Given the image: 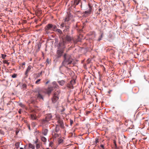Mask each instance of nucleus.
<instances>
[{"label": "nucleus", "instance_id": "f257e3e1", "mask_svg": "<svg viewBox=\"0 0 149 149\" xmlns=\"http://www.w3.org/2000/svg\"><path fill=\"white\" fill-rule=\"evenodd\" d=\"M63 60L62 61V65L65 66V67L68 68L66 65H70L72 63L73 59L70 55L67 54L66 53L64 54L63 55Z\"/></svg>", "mask_w": 149, "mask_h": 149}, {"label": "nucleus", "instance_id": "f03ea898", "mask_svg": "<svg viewBox=\"0 0 149 149\" xmlns=\"http://www.w3.org/2000/svg\"><path fill=\"white\" fill-rule=\"evenodd\" d=\"M57 27V26L54 24L49 23L46 26L45 29L46 31L50 30L54 32Z\"/></svg>", "mask_w": 149, "mask_h": 149}, {"label": "nucleus", "instance_id": "7ed1b4c3", "mask_svg": "<svg viewBox=\"0 0 149 149\" xmlns=\"http://www.w3.org/2000/svg\"><path fill=\"white\" fill-rule=\"evenodd\" d=\"M60 92V90H58L54 94L53 97L52 98V100L53 103H55L59 99L58 95Z\"/></svg>", "mask_w": 149, "mask_h": 149}, {"label": "nucleus", "instance_id": "20e7f679", "mask_svg": "<svg viewBox=\"0 0 149 149\" xmlns=\"http://www.w3.org/2000/svg\"><path fill=\"white\" fill-rule=\"evenodd\" d=\"M37 94H36V96L38 100L40 101V100H44V96L42 92L40 91H38Z\"/></svg>", "mask_w": 149, "mask_h": 149}, {"label": "nucleus", "instance_id": "39448f33", "mask_svg": "<svg viewBox=\"0 0 149 149\" xmlns=\"http://www.w3.org/2000/svg\"><path fill=\"white\" fill-rule=\"evenodd\" d=\"M65 41L63 39L60 40L58 43V45L57 46L58 49H60L61 48L62 49H64L65 48Z\"/></svg>", "mask_w": 149, "mask_h": 149}, {"label": "nucleus", "instance_id": "423d86ee", "mask_svg": "<svg viewBox=\"0 0 149 149\" xmlns=\"http://www.w3.org/2000/svg\"><path fill=\"white\" fill-rule=\"evenodd\" d=\"M81 0H72L71 1L72 7L74 8H76V6L79 3Z\"/></svg>", "mask_w": 149, "mask_h": 149}, {"label": "nucleus", "instance_id": "0eeeda50", "mask_svg": "<svg viewBox=\"0 0 149 149\" xmlns=\"http://www.w3.org/2000/svg\"><path fill=\"white\" fill-rule=\"evenodd\" d=\"M64 52L63 49H58L56 52L57 56L58 58H59L62 56Z\"/></svg>", "mask_w": 149, "mask_h": 149}, {"label": "nucleus", "instance_id": "6e6552de", "mask_svg": "<svg viewBox=\"0 0 149 149\" xmlns=\"http://www.w3.org/2000/svg\"><path fill=\"white\" fill-rule=\"evenodd\" d=\"M70 24H68L67 25L65 26V27L64 28V29L63 31V32L65 34H66V33L68 34L70 28Z\"/></svg>", "mask_w": 149, "mask_h": 149}, {"label": "nucleus", "instance_id": "1a4fd4ad", "mask_svg": "<svg viewBox=\"0 0 149 149\" xmlns=\"http://www.w3.org/2000/svg\"><path fill=\"white\" fill-rule=\"evenodd\" d=\"M63 39H64V40L65 41H67L70 42L72 41V38L71 36H70L68 35H68H66L65 37L63 38Z\"/></svg>", "mask_w": 149, "mask_h": 149}, {"label": "nucleus", "instance_id": "9d476101", "mask_svg": "<svg viewBox=\"0 0 149 149\" xmlns=\"http://www.w3.org/2000/svg\"><path fill=\"white\" fill-rule=\"evenodd\" d=\"M54 32H56L57 34L59 35H63V32L60 29H57V27L56 29H55Z\"/></svg>", "mask_w": 149, "mask_h": 149}, {"label": "nucleus", "instance_id": "9b49d317", "mask_svg": "<svg viewBox=\"0 0 149 149\" xmlns=\"http://www.w3.org/2000/svg\"><path fill=\"white\" fill-rule=\"evenodd\" d=\"M53 90V87L51 86L48 87L47 90V94L49 95L52 91Z\"/></svg>", "mask_w": 149, "mask_h": 149}, {"label": "nucleus", "instance_id": "f8f14e48", "mask_svg": "<svg viewBox=\"0 0 149 149\" xmlns=\"http://www.w3.org/2000/svg\"><path fill=\"white\" fill-rule=\"evenodd\" d=\"M58 123L60 125V127L64 129L65 127L64 126L63 122V121L60 120H58Z\"/></svg>", "mask_w": 149, "mask_h": 149}, {"label": "nucleus", "instance_id": "ddd939ff", "mask_svg": "<svg viewBox=\"0 0 149 149\" xmlns=\"http://www.w3.org/2000/svg\"><path fill=\"white\" fill-rule=\"evenodd\" d=\"M48 120H50L52 117V115L51 113H48L46 115L45 117Z\"/></svg>", "mask_w": 149, "mask_h": 149}, {"label": "nucleus", "instance_id": "4468645a", "mask_svg": "<svg viewBox=\"0 0 149 149\" xmlns=\"http://www.w3.org/2000/svg\"><path fill=\"white\" fill-rule=\"evenodd\" d=\"M48 130L47 129H45L44 130H43L42 134L44 136H46L47 134V133L48 132Z\"/></svg>", "mask_w": 149, "mask_h": 149}, {"label": "nucleus", "instance_id": "2eb2a0df", "mask_svg": "<svg viewBox=\"0 0 149 149\" xmlns=\"http://www.w3.org/2000/svg\"><path fill=\"white\" fill-rule=\"evenodd\" d=\"M67 25V24H66L64 22H63L60 25V28L62 29H64Z\"/></svg>", "mask_w": 149, "mask_h": 149}, {"label": "nucleus", "instance_id": "dca6fc26", "mask_svg": "<svg viewBox=\"0 0 149 149\" xmlns=\"http://www.w3.org/2000/svg\"><path fill=\"white\" fill-rule=\"evenodd\" d=\"M58 82L61 86H63L65 84V81L63 80L58 81Z\"/></svg>", "mask_w": 149, "mask_h": 149}, {"label": "nucleus", "instance_id": "f3484780", "mask_svg": "<svg viewBox=\"0 0 149 149\" xmlns=\"http://www.w3.org/2000/svg\"><path fill=\"white\" fill-rule=\"evenodd\" d=\"M59 125H56L55 127V132L56 133H58L59 132Z\"/></svg>", "mask_w": 149, "mask_h": 149}, {"label": "nucleus", "instance_id": "a211bd4d", "mask_svg": "<svg viewBox=\"0 0 149 149\" xmlns=\"http://www.w3.org/2000/svg\"><path fill=\"white\" fill-rule=\"evenodd\" d=\"M29 148H35V146L30 143H29Z\"/></svg>", "mask_w": 149, "mask_h": 149}, {"label": "nucleus", "instance_id": "6ab92c4d", "mask_svg": "<svg viewBox=\"0 0 149 149\" xmlns=\"http://www.w3.org/2000/svg\"><path fill=\"white\" fill-rule=\"evenodd\" d=\"M91 12V11H90V10H87L85 11L84 13L85 14L88 15L90 14Z\"/></svg>", "mask_w": 149, "mask_h": 149}, {"label": "nucleus", "instance_id": "aec40b11", "mask_svg": "<svg viewBox=\"0 0 149 149\" xmlns=\"http://www.w3.org/2000/svg\"><path fill=\"white\" fill-rule=\"evenodd\" d=\"M31 118L33 120H36L37 119V117L36 116L34 115H31Z\"/></svg>", "mask_w": 149, "mask_h": 149}, {"label": "nucleus", "instance_id": "412c9836", "mask_svg": "<svg viewBox=\"0 0 149 149\" xmlns=\"http://www.w3.org/2000/svg\"><path fill=\"white\" fill-rule=\"evenodd\" d=\"M15 148L18 149L19 147V142H16L15 144Z\"/></svg>", "mask_w": 149, "mask_h": 149}, {"label": "nucleus", "instance_id": "4be33fe9", "mask_svg": "<svg viewBox=\"0 0 149 149\" xmlns=\"http://www.w3.org/2000/svg\"><path fill=\"white\" fill-rule=\"evenodd\" d=\"M41 140L42 141L44 142H46L47 141L46 138L44 136H42L41 137Z\"/></svg>", "mask_w": 149, "mask_h": 149}, {"label": "nucleus", "instance_id": "5701e85b", "mask_svg": "<svg viewBox=\"0 0 149 149\" xmlns=\"http://www.w3.org/2000/svg\"><path fill=\"white\" fill-rule=\"evenodd\" d=\"M40 147V145L39 143H37L36 144V149H39Z\"/></svg>", "mask_w": 149, "mask_h": 149}, {"label": "nucleus", "instance_id": "b1692460", "mask_svg": "<svg viewBox=\"0 0 149 149\" xmlns=\"http://www.w3.org/2000/svg\"><path fill=\"white\" fill-rule=\"evenodd\" d=\"M88 6L89 7V9L88 10H90V11H92L93 7L91 6L90 3H88Z\"/></svg>", "mask_w": 149, "mask_h": 149}, {"label": "nucleus", "instance_id": "393cba45", "mask_svg": "<svg viewBox=\"0 0 149 149\" xmlns=\"http://www.w3.org/2000/svg\"><path fill=\"white\" fill-rule=\"evenodd\" d=\"M63 139H59L58 140V143L59 144H60L63 143Z\"/></svg>", "mask_w": 149, "mask_h": 149}, {"label": "nucleus", "instance_id": "a878e982", "mask_svg": "<svg viewBox=\"0 0 149 149\" xmlns=\"http://www.w3.org/2000/svg\"><path fill=\"white\" fill-rule=\"evenodd\" d=\"M103 33H102L99 37L98 39L97 40L98 41H100L102 39V37Z\"/></svg>", "mask_w": 149, "mask_h": 149}, {"label": "nucleus", "instance_id": "bb28decb", "mask_svg": "<svg viewBox=\"0 0 149 149\" xmlns=\"http://www.w3.org/2000/svg\"><path fill=\"white\" fill-rule=\"evenodd\" d=\"M53 136L55 138H56L59 136V135L58 134L54 133V134H53Z\"/></svg>", "mask_w": 149, "mask_h": 149}, {"label": "nucleus", "instance_id": "cd10ccee", "mask_svg": "<svg viewBox=\"0 0 149 149\" xmlns=\"http://www.w3.org/2000/svg\"><path fill=\"white\" fill-rule=\"evenodd\" d=\"M52 87H53V90H54V89H55L56 88H58V86L57 84L56 85H54Z\"/></svg>", "mask_w": 149, "mask_h": 149}, {"label": "nucleus", "instance_id": "c85d7f7f", "mask_svg": "<svg viewBox=\"0 0 149 149\" xmlns=\"http://www.w3.org/2000/svg\"><path fill=\"white\" fill-rule=\"evenodd\" d=\"M38 141H39V140L37 137H36V140L35 141H34V140H33V141H34V143L36 144L38 143Z\"/></svg>", "mask_w": 149, "mask_h": 149}, {"label": "nucleus", "instance_id": "c756f323", "mask_svg": "<svg viewBox=\"0 0 149 149\" xmlns=\"http://www.w3.org/2000/svg\"><path fill=\"white\" fill-rule=\"evenodd\" d=\"M43 122H46V123L48 122L49 121V120H48V119L46 118V117H45V118L43 119Z\"/></svg>", "mask_w": 149, "mask_h": 149}, {"label": "nucleus", "instance_id": "7c9ffc66", "mask_svg": "<svg viewBox=\"0 0 149 149\" xmlns=\"http://www.w3.org/2000/svg\"><path fill=\"white\" fill-rule=\"evenodd\" d=\"M17 76V74L15 73L13 74L12 75V77L13 78H15Z\"/></svg>", "mask_w": 149, "mask_h": 149}, {"label": "nucleus", "instance_id": "2f4dec72", "mask_svg": "<svg viewBox=\"0 0 149 149\" xmlns=\"http://www.w3.org/2000/svg\"><path fill=\"white\" fill-rule=\"evenodd\" d=\"M6 56V55L4 54H2L1 55V57L2 59H5V57Z\"/></svg>", "mask_w": 149, "mask_h": 149}, {"label": "nucleus", "instance_id": "473e14b6", "mask_svg": "<svg viewBox=\"0 0 149 149\" xmlns=\"http://www.w3.org/2000/svg\"><path fill=\"white\" fill-rule=\"evenodd\" d=\"M31 67H32L30 65H29L28 66L26 70H28V71H29V70H31Z\"/></svg>", "mask_w": 149, "mask_h": 149}, {"label": "nucleus", "instance_id": "72a5a7b5", "mask_svg": "<svg viewBox=\"0 0 149 149\" xmlns=\"http://www.w3.org/2000/svg\"><path fill=\"white\" fill-rule=\"evenodd\" d=\"M22 86L23 88H25V89H26V88L27 85H26V84H22Z\"/></svg>", "mask_w": 149, "mask_h": 149}, {"label": "nucleus", "instance_id": "f704fd0d", "mask_svg": "<svg viewBox=\"0 0 149 149\" xmlns=\"http://www.w3.org/2000/svg\"><path fill=\"white\" fill-rule=\"evenodd\" d=\"M0 134H1L3 135L4 134V132L3 131L0 130Z\"/></svg>", "mask_w": 149, "mask_h": 149}, {"label": "nucleus", "instance_id": "c9c22d12", "mask_svg": "<svg viewBox=\"0 0 149 149\" xmlns=\"http://www.w3.org/2000/svg\"><path fill=\"white\" fill-rule=\"evenodd\" d=\"M98 138H96L95 139V143H96V144L97 143H98L99 142V141H98Z\"/></svg>", "mask_w": 149, "mask_h": 149}, {"label": "nucleus", "instance_id": "e433bc0d", "mask_svg": "<svg viewBox=\"0 0 149 149\" xmlns=\"http://www.w3.org/2000/svg\"><path fill=\"white\" fill-rule=\"evenodd\" d=\"M53 142L52 141H51L50 143H49V147H52V145L53 144Z\"/></svg>", "mask_w": 149, "mask_h": 149}, {"label": "nucleus", "instance_id": "4c0bfd02", "mask_svg": "<svg viewBox=\"0 0 149 149\" xmlns=\"http://www.w3.org/2000/svg\"><path fill=\"white\" fill-rule=\"evenodd\" d=\"M113 143H114V146H115V147L116 148L117 147V144L116 143V141L115 140L113 141Z\"/></svg>", "mask_w": 149, "mask_h": 149}, {"label": "nucleus", "instance_id": "58836bf2", "mask_svg": "<svg viewBox=\"0 0 149 149\" xmlns=\"http://www.w3.org/2000/svg\"><path fill=\"white\" fill-rule=\"evenodd\" d=\"M55 44H56V45H57L58 44V39H55Z\"/></svg>", "mask_w": 149, "mask_h": 149}, {"label": "nucleus", "instance_id": "ea45409f", "mask_svg": "<svg viewBox=\"0 0 149 149\" xmlns=\"http://www.w3.org/2000/svg\"><path fill=\"white\" fill-rule=\"evenodd\" d=\"M40 80L41 79H38L36 81L35 83L36 84H38V83L40 81Z\"/></svg>", "mask_w": 149, "mask_h": 149}, {"label": "nucleus", "instance_id": "a19ab883", "mask_svg": "<svg viewBox=\"0 0 149 149\" xmlns=\"http://www.w3.org/2000/svg\"><path fill=\"white\" fill-rule=\"evenodd\" d=\"M41 47V45L40 44H38V50H39V49H40V48Z\"/></svg>", "mask_w": 149, "mask_h": 149}, {"label": "nucleus", "instance_id": "79ce46f5", "mask_svg": "<svg viewBox=\"0 0 149 149\" xmlns=\"http://www.w3.org/2000/svg\"><path fill=\"white\" fill-rule=\"evenodd\" d=\"M29 71L28 70H26L25 72V75H26V76H27V74L29 72Z\"/></svg>", "mask_w": 149, "mask_h": 149}, {"label": "nucleus", "instance_id": "37998d69", "mask_svg": "<svg viewBox=\"0 0 149 149\" xmlns=\"http://www.w3.org/2000/svg\"><path fill=\"white\" fill-rule=\"evenodd\" d=\"M70 125H72L73 123V121L71 119H70Z\"/></svg>", "mask_w": 149, "mask_h": 149}, {"label": "nucleus", "instance_id": "c03bdc74", "mask_svg": "<svg viewBox=\"0 0 149 149\" xmlns=\"http://www.w3.org/2000/svg\"><path fill=\"white\" fill-rule=\"evenodd\" d=\"M52 84L53 85V86L57 84L56 83V82L55 81L53 82L52 83Z\"/></svg>", "mask_w": 149, "mask_h": 149}, {"label": "nucleus", "instance_id": "a18cd8bd", "mask_svg": "<svg viewBox=\"0 0 149 149\" xmlns=\"http://www.w3.org/2000/svg\"><path fill=\"white\" fill-rule=\"evenodd\" d=\"M63 66H64L65 67V66L64 65H62V64H61V66H60V67H59V71H61V68Z\"/></svg>", "mask_w": 149, "mask_h": 149}, {"label": "nucleus", "instance_id": "49530a36", "mask_svg": "<svg viewBox=\"0 0 149 149\" xmlns=\"http://www.w3.org/2000/svg\"><path fill=\"white\" fill-rule=\"evenodd\" d=\"M100 146L102 148H103V149H104V146L103 145V144H101L100 145Z\"/></svg>", "mask_w": 149, "mask_h": 149}, {"label": "nucleus", "instance_id": "de8ad7c7", "mask_svg": "<svg viewBox=\"0 0 149 149\" xmlns=\"http://www.w3.org/2000/svg\"><path fill=\"white\" fill-rule=\"evenodd\" d=\"M113 36L112 35V34H109V35L108 36V37L109 38H111Z\"/></svg>", "mask_w": 149, "mask_h": 149}, {"label": "nucleus", "instance_id": "09e8293b", "mask_svg": "<svg viewBox=\"0 0 149 149\" xmlns=\"http://www.w3.org/2000/svg\"><path fill=\"white\" fill-rule=\"evenodd\" d=\"M19 132V131H18V130H16L15 132L16 134V135H17Z\"/></svg>", "mask_w": 149, "mask_h": 149}, {"label": "nucleus", "instance_id": "8fccbe9b", "mask_svg": "<svg viewBox=\"0 0 149 149\" xmlns=\"http://www.w3.org/2000/svg\"><path fill=\"white\" fill-rule=\"evenodd\" d=\"M49 58H47L46 60V62H47L48 64H49Z\"/></svg>", "mask_w": 149, "mask_h": 149}, {"label": "nucleus", "instance_id": "3c124183", "mask_svg": "<svg viewBox=\"0 0 149 149\" xmlns=\"http://www.w3.org/2000/svg\"><path fill=\"white\" fill-rule=\"evenodd\" d=\"M49 82V81L48 80L45 83L46 84H47Z\"/></svg>", "mask_w": 149, "mask_h": 149}, {"label": "nucleus", "instance_id": "603ef678", "mask_svg": "<svg viewBox=\"0 0 149 149\" xmlns=\"http://www.w3.org/2000/svg\"><path fill=\"white\" fill-rule=\"evenodd\" d=\"M5 63L7 64L8 65L9 64V63L7 61H6Z\"/></svg>", "mask_w": 149, "mask_h": 149}, {"label": "nucleus", "instance_id": "864d4df0", "mask_svg": "<svg viewBox=\"0 0 149 149\" xmlns=\"http://www.w3.org/2000/svg\"><path fill=\"white\" fill-rule=\"evenodd\" d=\"M102 10V9L101 8H100L99 9V11H101Z\"/></svg>", "mask_w": 149, "mask_h": 149}, {"label": "nucleus", "instance_id": "5fc2aeb1", "mask_svg": "<svg viewBox=\"0 0 149 149\" xmlns=\"http://www.w3.org/2000/svg\"><path fill=\"white\" fill-rule=\"evenodd\" d=\"M22 65H25V62H23L22 64Z\"/></svg>", "mask_w": 149, "mask_h": 149}, {"label": "nucleus", "instance_id": "6e6d98bb", "mask_svg": "<svg viewBox=\"0 0 149 149\" xmlns=\"http://www.w3.org/2000/svg\"><path fill=\"white\" fill-rule=\"evenodd\" d=\"M19 106H22V105H23V104H22V103H19Z\"/></svg>", "mask_w": 149, "mask_h": 149}, {"label": "nucleus", "instance_id": "4d7b16f0", "mask_svg": "<svg viewBox=\"0 0 149 149\" xmlns=\"http://www.w3.org/2000/svg\"><path fill=\"white\" fill-rule=\"evenodd\" d=\"M42 72L41 71V72H40V73H39V75H41L42 74Z\"/></svg>", "mask_w": 149, "mask_h": 149}, {"label": "nucleus", "instance_id": "13d9d810", "mask_svg": "<svg viewBox=\"0 0 149 149\" xmlns=\"http://www.w3.org/2000/svg\"><path fill=\"white\" fill-rule=\"evenodd\" d=\"M60 71V73L61 74H63V73L61 72V71Z\"/></svg>", "mask_w": 149, "mask_h": 149}, {"label": "nucleus", "instance_id": "bf43d9fd", "mask_svg": "<svg viewBox=\"0 0 149 149\" xmlns=\"http://www.w3.org/2000/svg\"><path fill=\"white\" fill-rule=\"evenodd\" d=\"M18 112H19V113H21V111H18Z\"/></svg>", "mask_w": 149, "mask_h": 149}, {"label": "nucleus", "instance_id": "052dcab7", "mask_svg": "<svg viewBox=\"0 0 149 149\" xmlns=\"http://www.w3.org/2000/svg\"><path fill=\"white\" fill-rule=\"evenodd\" d=\"M82 0L83 1H84L85 2H86V0Z\"/></svg>", "mask_w": 149, "mask_h": 149}, {"label": "nucleus", "instance_id": "680f3d73", "mask_svg": "<svg viewBox=\"0 0 149 149\" xmlns=\"http://www.w3.org/2000/svg\"><path fill=\"white\" fill-rule=\"evenodd\" d=\"M67 18H65V21H67Z\"/></svg>", "mask_w": 149, "mask_h": 149}, {"label": "nucleus", "instance_id": "e2e57ef3", "mask_svg": "<svg viewBox=\"0 0 149 149\" xmlns=\"http://www.w3.org/2000/svg\"><path fill=\"white\" fill-rule=\"evenodd\" d=\"M29 130H31L30 127V126H29Z\"/></svg>", "mask_w": 149, "mask_h": 149}, {"label": "nucleus", "instance_id": "0e129e2a", "mask_svg": "<svg viewBox=\"0 0 149 149\" xmlns=\"http://www.w3.org/2000/svg\"><path fill=\"white\" fill-rule=\"evenodd\" d=\"M9 104H10V103H7V105L8 106L9 105Z\"/></svg>", "mask_w": 149, "mask_h": 149}, {"label": "nucleus", "instance_id": "69168bd1", "mask_svg": "<svg viewBox=\"0 0 149 149\" xmlns=\"http://www.w3.org/2000/svg\"><path fill=\"white\" fill-rule=\"evenodd\" d=\"M19 149H23V148L21 147Z\"/></svg>", "mask_w": 149, "mask_h": 149}, {"label": "nucleus", "instance_id": "338daca9", "mask_svg": "<svg viewBox=\"0 0 149 149\" xmlns=\"http://www.w3.org/2000/svg\"><path fill=\"white\" fill-rule=\"evenodd\" d=\"M71 31H72V34L73 33V30H72Z\"/></svg>", "mask_w": 149, "mask_h": 149}, {"label": "nucleus", "instance_id": "774afa93", "mask_svg": "<svg viewBox=\"0 0 149 149\" xmlns=\"http://www.w3.org/2000/svg\"><path fill=\"white\" fill-rule=\"evenodd\" d=\"M46 149H49V148H46Z\"/></svg>", "mask_w": 149, "mask_h": 149}]
</instances>
